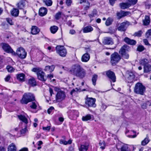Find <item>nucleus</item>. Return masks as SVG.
Wrapping results in <instances>:
<instances>
[{
  "label": "nucleus",
  "instance_id": "obj_59",
  "mask_svg": "<svg viewBox=\"0 0 151 151\" xmlns=\"http://www.w3.org/2000/svg\"><path fill=\"white\" fill-rule=\"evenodd\" d=\"M10 78L11 76L9 75H8L5 78V80L6 81H8L10 80Z\"/></svg>",
  "mask_w": 151,
  "mask_h": 151
},
{
  "label": "nucleus",
  "instance_id": "obj_46",
  "mask_svg": "<svg viewBox=\"0 0 151 151\" xmlns=\"http://www.w3.org/2000/svg\"><path fill=\"white\" fill-rule=\"evenodd\" d=\"M6 69L9 72L12 73L15 70V69L12 66H8L6 67Z\"/></svg>",
  "mask_w": 151,
  "mask_h": 151
},
{
  "label": "nucleus",
  "instance_id": "obj_16",
  "mask_svg": "<svg viewBox=\"0 0 151 151\" xmlns=\"http://www.w3.org/2000/svg\"><path fill=\"white\" fill-rule=\"evenodd\" d=\"M106 73L107 76L111 79L114 82L116 81V77L114 73L110 70L106 72Z\"/></svg>",
  "mask_w": 151,
  "mask_h": 151
},
{
  "label": "nucleus",
  "instance_id": "obj_2",
  "mask_svg": "<svg viewBox=\"0 0 151 151\" xmlns=\"http://www.w3.org/2000/svg\"><path fill=\"white\" fill-rule=\"evenodd\" d=\"M54 89L57 92L56 95L55 99L57 102H61L65 99L66 95L64 91L57 87H54Z\"/></svg>",
  "mask_w": 151,
  "mask_h": 151
},
{
  "label": "nucleus",
  "instance_id": "obj_34",
  "mask_svg": "<svg viewBox=\"0 0 151 151\" xmlns=\"http://www.w3.org/2000/svg\"><path fill=\"white\" fill-rule=\"evenodd\" d=\"M28 83L29 85L32 86H35L36 85L35 80L33 78H32L29 79Z\"/></svg>",
  "mask_w": 151,
  "mask_h": 151
},
{
  "label": "nucleus",
  "instance_id": "obj_33",
  "mask_svg": "<svg viewBox=\"0 0 151 151\" xmlns=\"http://www.w3.org/2000/svg\"><path fill=\"white\" fill-rule=\"evenodd\" d=\"M141 106L143 109H146L148 106H151V101H148L143 103Z\"/></svg>",
  "mask_w": 151,
  "mask_h": 151
},
{
  "label": "nucleus",
  "instance_id": "obj_29",
  "mask_svg": "<svg viewBox=\"0 0 151 151\" xmlns=\"http://www.w3.org/2000/svg\"><path fill=\"white\" fill-rule=\"evenodd\" d=\"M97 16V12L96 10H93L92 13L88 15L91 19V22L93 20V17Z\"/></svg>",
  "mask_w": 151,
  "mask_h": 151
},
{
  "label": "nucleus",
  "instance_id": "obj_26",
  "mask_svg": "<svg viewBox=\"0 0 151 151\" xmlns=\"http://www.w3.org/2000/svg\"><path fill=\"white\" fill-rule=\"evenodd\" d=\"M124 41L128 44L130 45H135L136 43L135 40L130 38H124Z\"/></svg>",
  "mask_w": 151,
  "mask_h": 151
},
{
  "label": "nucleus",
  "instance_id": "obj_56",
  "mask_svg": "<svg viewBox=\"0 0 151 151\" xmlns=\"http://www.w3.org/2000/svg\"><path fill=\"white\" fill-rule=\"evenodd\" d=\"M50 129V126H47L46 127H43L42 129L43 130L47 131H49Z\"/></svg>",
  "mask_w": 151,
  "mask_h": 151
},
{
  "label": "nucleus",
  "instance_id": "obj_51",
  "mask_svg": "<svg viewBox=\"0 0 151 151\" xmlns=\"http://www.w3.org/2000/svg\"><path fill=\"white\" fill-rule=\"evenodd\" d=\"M146 35L147 38H151V29L148 30L146 33Z\"/></svg>",
  "mask_w": 151,
  "mask_h": 151
},
{
  "label": "nucleus",
  "instance_id": "obj_43",
  "mask_svg": "<svg viewBox=\"0 0 151 151\" xmlns=\"http://www.w3.org/2000/svg\"><path fill=\"white\" fill-rule=\"evenodd\" d=\"M45 4L48 6H50L52 4V0H43Z\"/></svg>",
  "mask_w": 151,
  "mask_h": 151
},
{
  "label": "nucleus",
  "instance_id": "obj_5",
  "mask_svg": "<svg viewBox=\"0 0 151 151\" xmlns=\"http://www.w3.org/2000/svg\"><path fill=\"white\" fill-rule=\"evenodd\" d=\"M145 90V86L139 83H137L134 88V91L135 93L143 95Z\"/></svg>",
  "mask_w": 151,
  "mask_h": 151
},
{
  "label": "nucleus",
  "instance_id": "obj_41",
  "mask_svg": "<svg viewBox=\"0 0 151 151\" xmlns=\"http://www.w3.org/2000/svg\"><path fill=\"white\" fill-rule=\"evenodd\" d=\"M142 32L141 30H139L137 32H136L133 34V36L134 37H140L141 36Z\"/></svg>",
  "mask_w": 151,
  "mask_h": 151
},
{
  "label": "nucleus",
  "instance_id": "obj_40",
  "mask_svg": "<svg viewBox=\"0 0 151 151\" xmlns=\"http://www.w3.org/2000/svg\"><path fill=\"white\" fill-rule=\"evenodd\" d=\"M148 61L147 59H141L140 60V64L142 65H147L148 64Z\"/></svg>",
  "mask_w": 151,
  "mask_h": 151
},
{
  "label": "nucleus",
  "instance_id": "obj_45",
  "mask_svg": "<svg viewBox=\"0 0 151 151\" xmlns=\"http://www.w3.org/2000/svg\"><path fill=\"white\" fill-rule=\"evenodd\" d=\"M38 104L37 102H32V105H30V107L31 108L35 109L36 108Z\"/></svg>",
  "mask_w": 151,
  "mask_h": 151
},
{
  "label": "nucleus",
  "instance_id": "obj_37",
  "mask_svg": "<svg viewBox=\"0 0 151 151\" xmlns=\"http://www.w3.org/2000/svg\"><path fill=\"white\" fill-rule=\"evenodd\" d=\"M72 141L71 140L69 139L68 141H66L63 139H60V144H63L64 145L70 144L72 143Z\"/></svg>",
  "mask_w": 151,
  "mask_h": 151
},
{
  "label": "nucleus",
  "instance_id": "obj_61",
  "mask_svg": "<svg viewBox=\"0 0 151 151\" xmlns=\"http://www.w3.org/2000/svg\"><path fill=\"white\" fill-rule=\"evenodd\" d=\"M116 0H109V2L111 5L113 6Z\"/></svg>",
  "mask_w": 151,
  "mask_h": 151
},
{
  "label": "nucleus",
  "instance_id": "obj_38",
  "mask_svg": "<svg viewBox=\"0 0 151 151\" xmlns=\"http://www.w3.org/2000/svg\"><path fill=\"white\" fill-rule=\"evenodd\" d=\"M113 21V19L111 17L108 18L106 20L105 24L107 26H109L111 24Z\"/></svg>",
  "mask_w": 151,
  "mask_h": 151
},
{
  "label": "nucleus",
  "instance_id": "obj_17",
  "mask_svg": "<svg viewBox=\"0 0 151 151\" xmlns=\"http://www.w3.org/2000/svg\"><path fill=\"white\" fill-rule=\"evenodd\" d=\"M89 146L88 142H86L81 144L78 147L79 151H87Z\"/></svg>",
  "mask_w": 151,
  "mask_h": 151
},
{
  "label": "nucleus",
  "instance_id": "obj_48",
  "mask_svg": "<svg viewBox=\"0 0 151 151\" xmlns=\"http://www.w3.org/2000/svg\"><path fill=\"white\" fill-rule=\"evenodd\" d=\"M117 16L119 19H121L124 17L122 11L120 12H117L116 14Z\"/></svg>",
  "mask_w": 151,
  "mask_h": 151
},
{
  "label": "nucleus",
  "instance_id": "obj_19",
  "mask_svg": "<svg viewBox=\"0 0 151 151\" xmlns=\"http://www.w3.org/2000/svg\"><path fill=\"white\" fill-rule=\"evenodd\" d=\"M90 58V56L88 53H86L84 54L82 56L81 60L83 62H87Z\"/></svg>",
  "mask_w": 151,
  "mask_h": 151
},
{
  "label": "nucleus",
  "instance_id": "obj_24",
  "mask_svg": "<svg viewBox=\"0 0 151 151\" xmlns=\"http://www.w3.org/2000/svg\"><path fill=\"white\" fill-rule=\"evenodd\" d=\"M40 30L36 26H32L31 30V33L33 35H36Z\"/></svg>",
  "mask_w": 151,
  "mask_h": 151
},
{
  "label": "nucleus",
  "instance_id": "obj_3",
  "mask_svg": "<svg viewBox=\"0 0 151 151\" xmlns=\"http://www.w3.org/2000/svg\"><path fill=\"white\" fill-rule=\"evenodd\" d=\"M116 148L119 151H129L131 150L133 151L135 149L134 145L130 146L129 149L128 145L121 142L118 143L116 145Z\"/></svg>",
  "mask_w": 151,
  "mask_h": 151
},
{
  "label": "nucleus",
  "instance_id": "obj_27",
  "mask_svg": "<svg viewBox=\"0 0 151 151\" xmlns=\"http://www.w3.org/2000/svg\"><path fill=\"white\" fill-rule=\"evenodd\" d=\"M93 28L91 26H88L84 27L83 29V32L84 33H88L92 31Z\"/></svg>",
  "mask_w": 151,
  "mask_h": 151
},
{
  "label": "nucleus",
  "instance_id": "obj_22",
  "mask_svg": "<svg viewBox=\"0 0 151 151\" xmlns=\"http://www.w3.org/2000/svg\"><path fill=\"white\" fill-rule=\"evenodd\" d=\"M55 68V66L54 65L46 66L45 67L44 70L48 73H51L54 70Z\"/></svg>",
  "mask_w": 151,
  "mask_h": 151
},
{
  "label": "nucleus",
  "instance_id": "obj_47",
  "mask_svg": "<svg viewBox=\"0 0 151 151\" xmlns=\"http://www.w3.org/2000/svg\"><path fill=\"white\" fill-rule=\"evenodd\" d=\"M128 2L130 5V6L132 5H134L136 4L137 0H128Z\"/></svg>",
  "mask_w": 151,
  "mask_h": 151
},
{
  "label": "nucleus",
  "instance_id": "obj_50",
  "mask_svg": "<svg viewBox=\"0 0 151 151\" xmlns=\"http://www.w3.org/2000/svg\"><path fill=\"white\" fill-rule=\"evenodd\" d=\"M84 6H85L84 9L87 10L88 9L89 7L90 3L88 1L86 2H85V4H84Z\"/></svg>",
  "mask_w": 151,
  "mask_h": 151
},
{
  "label": "nucleus",
  "instance_id": "obj_8",
  "mask_svg": "<svg viewBox=\"0 0 151 151\" xmlns=\"http://www.w3.org/2000/svg\"><path fill=\"white\" fill-rule=\"evenodd\" d=\"M15 53V55H17L20 58L22 59L25 58L27 55V53L25 49L21 47H18Z\"/></svg>",
  "mask_w": 151,
  "mask_h": 151
},
{
  "label": "nucleus",
  "instance_id": "obj_49",
  "mask_svg": "<svg viewBox=\"0 0 151 151\" xmlns=\"http://www.w3.org/2000/svg\"><path fill=\"white\" fill-rule=\"evenodd\" d=\"M145 47L142 45H139L138 46L137 48V50L140 52L143 51Z\"/></svg>",
  "mask_w": 151,
  "mask_h": 151
},
{
  "label": "nucleus",
  "instance_id": "obj_60",
  "mask_svg": "<svg viewBox=\"0 0 151 151\" xmlns=\"http://www.w3.org/2000/svg\"><path fill=\"white\" fill-rule=\"evenodd\" d=\"M53 77V75L52 74H50L47 75V78L49 79H51Z\"/></svg>",
  "mask_w": 151,
  "mask_h": 151
},
{
  "label": "nucleus",
  "instance_id": "obj_18",
  "mask_svg": "<svg viewBox=\"0 0 151 151\" xmlns=\"http://www.w3.org/2000/svg\"><path fill=\"white\" fill-rule=\"evenodd\" d=\"M47 12V9L45 7H41L39 10V14L40 16L43 17L46 15Z\"/></svg>",
  "mask_w": 151,
  "mask_h": 151
},
{
  "label": "nucleus",
  "instance_id": "obj_28",
  "mask_svg": "<svg viewBox=\"0 0 151 151\" xmlns=\"http://www.w3.org/2000/svg\"><path fill=\"white\" fill-rule=\"evenodd\" d=\"M103 43L105 45H112L113 43L111 38H105L103 40Z\"/></svg>",
  "mask_w": 151,
  "mask_h": 151
},
{
  "label": "nucleus",
  "instance_id": "obj_4",
  "mask_svg": "<svg viewBox=\"0 0 151 151\" xmlns=\"http://www.w3.org/2000/svg\"><path fill=\"white\" fill-rule=\"evenodd\" d=\"M35 99V97L33 94L30 93H26L23 95L20 101L22 104H27Z\"/></svg>",
  "mask_w": 151,
  "mask_h": 151
},
{
  "label": "nucleus",
  "instance_id": "obj_55",
  "mask_svg": "<svg viewBox=\"0 0 151 151\" xmlns=\"http://www.w3.org/2000/svg\"><path fill=\"white\" fill-rule=\"evenodd\" d=\"M6 21L7 22L11 25H12L13 24V23L12 22V19L9 18L6 19Z\"/></svg>",
  "mask_w": 151,
  "mask_h": 151
},
{
  "label": "nucleus",
  "instance_id": "obj_32",
  "mask_svg": "<svg viewBox=\"0 0 151 151\" xmlns=\"http://www.w3.org/2000/svg\"><path fill=\"white\" fill-rule=\"evenodd\" d=\"M8 151H16V147L14 143L11 144L8 147Z\"/></svg>",
  "mask_w": 151,
  "mask_h": 151
},
{
  "label": "nucleus",
  "instance_id": "obj_14",
  "mask_svg": "<svg viewBox=\"0 0 151 151\" xmlns=\"http://www.w3.org/2000/svg\"><path fill=\"white\" fill-rule=\"evenodd\" d=\"M86 99V104L89 106L95 107L96 105L95 104L96 99L92 98H88L87 96Z\"/></svg>",
  "mask_w": 151,
  "mask_h": 151
},
{
  "label": "nucleus",
  "instance_id": "obj_9",
  "mask_svg": "<svg viewBox=\"0 0 151 151\" xmlns=\"http://www.w3.org/2000/svg\"><path fill=\"white\" fill-rule=\"evenodd\" d=\"M1 46L5 52L8 53H11L13 55H16L15 52L8 44L2 43L1 44Z\"/></svg>",
  "mask_w": 151,
  "mask_h": 151
},
{
  "label": "nucleus",
  "instance_id": "obj_44",
  "mask_svg": "<svg viewBox=\"0 0 151 151\" xmlns=\"http://www.w3.org/2000/svg\"><path fill=\"white\" fill-rule=\"evenodd\" d=\"M98 76L96 75H93L92 78V81L93 82V84L94 85H95L96 84V82L97 78Z\"/></svg>",
  "mask_w": 151,
  "mask_h": 151
},
{
  "label": "nucleus",
  "instance_id": "obj_7",
  "mask_svg": "<svg viewBox=\"0 0 151 151\" xmlns=\"http://www.w3.org/2000/svg\"><path fill=\"white\" fill-rule=\"evenodd\" d=\"M56 52L61 57H64L67 54V50L63 46L57 45L56 47Z\"/></svg>",
  "mask_w": 151,
  "mask_h": 151
},
{
  "label": "nucleus",
  "instance_id": "obj_42",
  "mask_svg": "<svg viewBox=\"0 0 151 151\" xmlns=\"http://www.w3.org/2000/svg\"><path fill=\"white\" fill-rule=\"evenodd\" d=\"M99 145L100 146V148L102 150L104 149L105 146V144L104 141H100L99 142Z\"/></svg>",
  "mask_w": 151,
  "mask_h": 151
},
{
  "label": "nucleus",
  "instance_id": "obj_52",
  "mask_svg": "<svg viewBox=\"0 0 151 151\" xmlns=\"http://www.w3.org/2000/svg\"><path fill=\"white\" fill-rule=\"evenodd\" d=\"M72 1L71 0H66V5L68 6H70L72 3Z\"/></svg>",
  "mask_w": 151,
  "mask_h": 151
},
{
  "label": "nucleus",
  "instance_id": "obj_53",
  "mask_svg": "<svg viewBox=\"0 0 151 151\" xmlns=\"http://www.w3.org/2000/svg\"><path fill=\"white\" fill-rule=\"evenodd\" d=\"M123 13V15L124 17L127 16L129 15H130L131 14V13L130 12H127V11H122Z\"/></svg>",
  "mask_w": 151,
  "mask_h": 151
},
{
  "label": "nucleus",
  "instance_id": "obj_35",
  "mask_svg": "<svg viewBox=\"0 0 151 151\" xmlns=\"http://www.w3.org/2000/svg\"><path fill=\"white\" fill-rule=\"evenodd\" d=\"M144 72L147 73L151 70V65L149 64L145 65L144 66Z\"/></svg>",
  "mask_w": 151,
  "mask_h": 151
},
{
  "label": "nucleus",
  "instance_id": "obj_13",
  "mask_svg": "<svg viewBox=\"0 0 151 151\" xmlns=\"http://www.w3.org/2000/svg\"><path fill=\"white\" fill-rule=\"evenodd\" d=\"M129 24V22L126 21L122 23L119 25L117 28V29L121 31H125L127 29L128 27Z\"/></svg>",
  "mask_w": 151,
  "mask_h": 151
},
{
  "label": "nucleus",
  "instance_id": "obj_6",
  "mask_svg": "<svg viewBox=\"0 0 151 151\" xmlns=\"http://www.w3.org/2000/svg\"><path fill=\"white\" fill-rule=\"evenodd\" d=\"M32 71L37 73L39 79L42 81H46V79L44 78L45 73L42 71L41 68H34L32 69Z\"/></svg>",
  "mask_w": 151,
  "mask_h": 151
},
{
  "label": "nucleus",
  "instance_id": "obj_54",
  "mask_svg": "<svg viewBox=\"0 0 151 151\" xmlns=\"http://www.w3.org/2000/svg\"><path fill=\"white\" fill-rule=\"evenodd\" d=\"M61 15V13L59 12L57 13L55 15V18L56 19H58L60 17Z\"/></svg>",
  "mask_w": 151,
  "mask_h": 151
},
{
  "label": "nucleus",
  "instance_id": "obj_15",
  "mask_svg": "<svg viewBox=\"0 0 151 151\" xmlns=\"http://www.w3.org/2000/svg\"><path fill=\"white\" fill-rule=\"evenodd\" d=\"M126 76V81L128 83H133L134 81L135 76L132 72H129Z\"/></svg>",
  "mask_w": 151,
  "mask_h": 151
},
{
  "label": "nucleus",
  "instance_id": "obj_57",
  "mask_svg": "<svg viewBox=\"0 0 151 151\" xmlns=\"http://www.w3.org/2000/svg\"><path fill=\"white\" fill-rule=\"evenodd\" d=\"M54 109V108L52 106L50 107L47 110V113L49 114H50L51 113V112Z\"/></svg>",
  "mask_w": 151,
  "mask_h": 151
},
{
  "label": "nucleus",
  "instance_id": "obj_12",
  "mask_svg": "<svg viewBox=\"0 0 151 151\" xmlns=\"http://www.w3.org/2000/svg\"><path fill=\"white\" fill-rule=\"evenodd\" d=\"M120 57L117 53H114L111 55V62L112 64H115L120 60Z\"/></svg>",
  "mask_w": 151,
  "mask_h": 151
},
{
  "label": "nucleus",
  "instance_id": "obj_62",
  "mask_svg": "<svg viewBox=\"0 0 151 151\" xmlns=\"http://www.w3.org/2000/svg\"><path fill=\"white\" fill-rule=\"evenodd\" d=\"M67 24L70 26L72 27H73L74 26V25H72V22L71 21L69 20L68 22H67Z\"/></svg>",
  "mask_w": 151,
  "mask_h": 151
},
{
  "label": "nucleus",
  "instance_id": "obj_10",
  "mask_svg": "<svg viewBox=\"0 0 151 151\" xmlns=\"http://www.w3.org/2000/svg\"><path fill=\"white\" fill-rule=\"evenodd\" d=\"M129 47L127 45H124L121 49L119 52L122 55L123 57L125 59H127L129 58V55L126 52L127 51H128Z\"/></svg>",
  "mask_w": 151,
  "mask_h": 151
},
{
  "label": "nucleus",
  "instance_id": "obj_58",
  "mask_svg": "<svg viewBox=\"0 0 151 151\" xmlns=\"http://www.w3.org/2000/svg\"><path fill=\"white\" fill-rule=\"evenodd\" d=\"M143 42L146 45H150L148 42V41L146 39L143 40Z\"/></svg>",
  "mask_w": 151,
  "mask_h": 151
},
{
  "label": "nucleus",
  "instance_id": "obj_25",
  "mask_svg": "<svg viewBox=\"0 0 151 151\" xmlns=\"http://www.w3.org/2000/svg\"><path fill=\"white\" fill-rule=\"evenodd\" d=\"M91 119L92 120L93 119V116L90 114H88L86 116H83L82 117V120L84 121H86Z\"/></svg>",
  "mask_w": 151,
  "mask_h": 151
},
{
  "label": "nucleus",
  "instance_id": "obj_63",
  "mask_svg": "<svg viewBox=\"0 0 151 151\" xmlns=\"http://www.w3.org/2000/svg\"><path fill=\"white\" fill-rule=\"evenodd\" d=\"M19 151H28V149L27 148L24 147L20 150Z\"/></svg>",
  "mask_w": 151,
  "mask_h": 151
},
{
  "label": "nucleus",
  "instance_id": "obj_1",
  "mask_svg": "<svg viewBox=\"0 0 151 151\" xmlns=\"http://www.w3.org/2000/svg\"><path fill=\"white\" fill-rule=\"evenodd\" d=\"M70 71L72 74L81 78H83L86 75L85 70L78 64L73 65Z\"/></svg>",
  "mask_w": 151,
  "mask_h": 151
},
{
  "label": "nucleus",
  "instance_id": "obj_30",
  "mask_svg": "<svg viewBox=\"0 0 151 151\" xmlns=\"http://www.w3.org/2000/svg\"><path fill=\"white\" fill-rule=\"evenodd\" d=\"M25 5V1H20L17 4V7L19 9H23Z\"/></svg>",
  "mask_w": 151,
  "mask_h": 151
},
{
  "label": "nucleus",
  "instance_id": "obj_31",
  "mask_svg": "<svg viewBox=\"0 0 151 151\" xmlns=\"http://www.w3.org/2000/svg\"><path fill=\"white\" fill-rule=\"evenodd\" d=\"M19 10L18 9L13 8L11 12L12 15L15 17L18 16L19 14Z\"/></svg>",
  "mask_w": 151,
  "mask_h": 151
},
{
  "label": "nucleus",
  "instance_id": "obj_21",
  "mask_svg": "<svg viewBox=\"0 0 151 151\" xmlns=\"http://www.w3.org/2000/svg\"><path fill=\"white\" fill-rule=\"evenodd\" d=\"M17 79L20 82L24 81L25 75L23 73H21L17 75Z\"/></svg>",
  "mask_w": 151,
  "mask_h": 151
},
{
  "label": "nucleus",
  "instance_id": "obj_64",
  "mask_svg": "<svg viewBox=\"0 0 151 151\" xmlns=\"http://www.w3.org/2000/svg\"><path fill=\"white\" fill-rule=\"evenodd\" d=\"M49 92L51 96H52V94L54 93L52 89L50 88H49Z\"/></svg>",
  "mask_w": 151,
  "mask_h": 151
},
{
  "label": "nucleus",
  "instance_id": "obj_20",
  "mask_svg": "<svg viewBox=\"0 0 151 151\" xmlns=\"http://www.w3.org/2000/svg\"><path fill=\"white\" fill-rule=\"evenodd\" d=\"M119 6L121 9H124L130 7V5L128 2H122L119 4Z\"/></svg>",
  "mask_w": 151,
  "mask_h": 151
},
{
  "label": "nucleus",
  "instance_id": "obj_39",
  "mask_svg": "<svg viewBox=\"0 0 151 151\" xmlns=\"http://www.w3.org/2000/svg\"><path fill=\"white\" fill-rule=\"evenodd\" d=\"M58 29V27L55 26H53L50 28V30L51 32L54 34L57 32Z\"/></svg>",
  "mask_w": 151,
  "mask_h": 151
},
{
  "label": "nucleus",
  "instance_id": "obj_23",
  "mask_svg": "<svg viewBox=\"0 0 151 151\" xmlns=\"http://www.w3.org/2000/svg\"><path fill=\"white\" fill-rule=\"evenodd\" d=\"M150 22V17L149 16L145 15V18L143 20V22L144 25L147 26L148 25Z\"/></svg>",
  "mask_w": 151,
  "mask_h": 151
},
{
  "label": "nucleus",
  "instance_id": "obj_11",
  "mask_svg": "<svg viewBox=\"0 0 151 151\" xmlns=\"http://www.w3.org/2000/svg\"><path fill=\"white\" fill-rule=\"evenodd\" d=\"M19 119L22 121L25 124V127L24 129H22L20 131V132L21 134H25L27 131L26 128V124H27L28 121L27 119L24 116L22 115H19L18 116Z\"/></svg>",
  "mask_w": 151,
  "mask_h": 151
},
{
  "label": "nucleus",
  "instance_id": "obj_36",
  "mask_svg": "<svg viewBox=\"0 0 151 151\" xmlns=\"http://www.w3.org/2000/svg\"><path fill=\"white\" fill-rule=\"evenodd\" d=\"M150 140L149 137H147L143 140L142 141L141 144L142 145L145 146L147 145L150 142Z\"/></svg>",
  "mask_w": 151,
  "mask_h": 151
}]
</instances>
